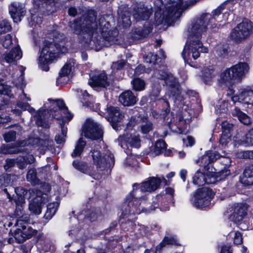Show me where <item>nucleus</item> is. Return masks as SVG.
<instances>
[{"instance_id": "1", "label": "nucleus", "mask_w": 253, "mask_h": 253, "mask_svg": "<svg viewBox=\"0 0 253 253\" xmlns=\"http://www.w3.org/2000/svg\"><path fill=\"white\" fill-rule=\"evenodd\" d=\"M96 16L93 11L84 14L79 20H75L69 23V27L73 32L77 35H81L87 40H91L93 37L96 38L100 33L102 37L109 42L115 40L116 32L114 35L110 36V31H108L109 24L104 17H101L99 19V26L96 21Z\"/></svg>"}, {"instance_id": "2", "label": "nucleus", "mask_w": 253, "mask_h": 253, "mask_svg": "<svg viewBox=\"0 0 253 253\" xmlns=\"http://www.w3.org/2000/svg\"><path fill=\"white\" fill-rule=\"evenodd\" d=\"M160 180L158 178L152 177L148 181L141 184L137 188L138 185H133V189L132 192L127 196L126 201L122 205V210L123 215L139 214L141 212H149L151 210L144 209L140 207V200L143 197L141 196L142 192H152L156 190L160 184Z\"/></svg>"}, {"instance_id": "3", "label": "nucleus", "mask_w": 253, "mask_h": 253, "mask_svg": "<svg viewBox=\"0 0 253 253\" xmlns=\"http://www.w3.org/2000/svg\"><path fill=\"white\" fill-rule=\"evenodd\" d=\"M169 1L165 0L164 5L162 0L155 1L157 10L155 13V23L156 25H169L175 19L179 18L182 12L188 7H184V3L177 0Z\"/></svg>"}, {"instance_id": "4", "label": "nucleus", "mask_w": 253, "mask_h": 253, "mask_svg": "<svg viewBox=\"0 0 253 253\" xmlns=\"http://www.w3.org/2000/svg\"><path fill=\"white\" fill-rule=\"evenodd\" d=\"M102 156L99 150H94L92 152L93 161L96 166L97 172L92 171L91 166L76 161H73L74 167L80 171L92 176L94 179H99L101 175L104 174V170L110 168L114 164V158L112 154L107 150Z\"/></svg>"}, {"instance_id": "5", "label": "nucleus", "mask_w": 253, "mask_h": 253, "mask_svg": "<svg viewBox=\"0 0 253 253\" xmlns=\"http://www.w3.org/2000/svg\"><path fill=\"white\" fill-rule=\"evenodd\" d=\"M44 107L47 109V111L52 117L58 120H62V123H59L61 128V133L56 135L55 140L58 144L64 143L66 141L67 128L64 127L63 125L65 123V118L69 121L72 119L73 115L68 111L67 107L62 100H54L48 99L44 104Z\"/></svg>"}, {"instance_id": "6", "label": "nucleus", "mask_w": 253, "mask_h": 253, "mask_svg": "<svg viewBox=\"0 0 253 253\" xmlns=\"http://www.w3.org/2000/svg\"><path fill=\"white\" fill-rule=\"evenodd\" d=\"M188 41L185 46L182 53L185 62L190 64L192 59H197L200 52L207 53L208 49L206 47L203 46L201 40L203 36L205 35L206 32L204 28L200 29L194 32L192 30V24L188 29Z\"/></svg>"}, {"instance_id": "7", "label": "nucleus", "mask_w": 253, "mask_h": 253, "mask_svg": "<svg viewBox=\"0 0 253 253\" xmlns=\"http://www.w3.org/2000/svg\"><path fill=\"white\" fill-rule=\"evenodd\" d=\"M154 75L156 78L164 80L170 86L168 92L169 98L176 104L179 105L183 100V97L181 95L176 79L172 75L169 74L164 67L156 71Z\"/></svg>"}, {"instance_id": "8", "label": "nucleus", "mask_w": 253, "mask_h": 253, "mask_svg": "<svg viewBox=\"0 0 253 253\" xmlns=\"http://www.w3.org/2000/svg\"><path fill=\"white\" fill-rule=\"evenodd\" d=\"M17 214L20 217L16 220L15 224L16 229L13 231L12 235L16 242L21 243L35 235L37 230L33 229L28 224L29 220L28 216H23L18 212H17Z\"/></svg>"}, {"instance_id": "9", "label": "nucleus", "mask_w": 253, "mask_h": 253, "mask_svg": "<svg viewBox=\"0 0 253 253\" xmlns=\"http://www.w3.org/2000/svg\"><path fill=\"white\" fill-rule=\"evenodd\" d=\"M225 2L219 5L216 9L212 12V14L206 13L202 15L199 18L193 20L192 24V30L195 32L200 29L204 28V31L206 32L207 26L211 25L212 29L216 27L217 24L215 23L216 18L221 14L224 9Z\"/></svg>"}, {"instance_id": "10", "label": "nucleus", "mask_w": 253, "mask_h": 253, "mask_svg": "<svg viewBox=\"0 0 253 253\" xmlns=\"http://www.w3.org/2000/svg\"><path fill=\"white\" fill-rule=\"evenodd\" d=\"M18 109H15L12 110L14 114L16 115H20L22 111L27 110L30 113H34V117L36 121L37 125L43 127H48V125L45 122V109L43 107V109H41L38 112H35V109L30 107L27 103H23L18 102L17 103Z\"/></svg>"}, {"instance_id": "11", "label": "nucleus", "mask_w": 253, "mask_h": 253, "mask_svg": "<svg viewBox=\"0 0 253 253\" xmlns=\"http://www.w3.org/2000/svg\"><path fill=\"white\" fill-rule=\"evenodd\" d=\"M214 194L207 187L199 189L192 200V205L197 209H203L209 206Z\"/></svg>"}, {"instance_id": "12", "label": "nucleus", "mask_w": 253, "mask_h": 253, "mask_svg": "<svg viewBox=\"0 0 253 253\" xmlns=\"http://www.w3.org/2000/svg\"><path fill=\"white\" fill-rule=\"evenodd\" d=\"M30 193L31 201L29 209L33 213L39 214L41 213L42 204L48 200L47 195L36 189H32Z\"/></svg>"}, {"instance_id": "13", "label": "nucleus", "mask_w": 253, "mask_h": 253, "mask_svg": "<svg viewBox=\"0 0 253 253\" xmlns=\"http://www.w3.org/2000/svg\"><path fill=\"white\" fill-rule=\"evenodd\" d=\"M55 53L56 50L53 44L47 42L44 43L39 58V66L43 70H48L49 68L47 64L54 59L55 57Z\"/></svg>"}, {"instance_id": "14", "label": "nucleus", "mask_w": 253, "mask_h": 253, "mask_svg": "<svg viewBox=\"0 0 253 253\" xmlns=\"http://www.w3.org/2000/svg\"><path fill=\"white\" fill-rule=\"evenodd\" d=\"M253 27V23L249 20L246 19L235 28L231 33V36L235 41H240L249 36L252 32Z\"/></svg>"}, {"instance_id": "15", "label": "nucleus", "mask_w": 253, "mask_h": 253, "mask_svg": "<svg viewBox=\"0 0 253 253\" xmlns=\"http://www.w3.org/2000/svg\"><path fill=\"white\" fill-rule=\"evenodd\" d=\"M84 133L86 137L92 139H99L103 136L101 126L91 119L87 120L84 128Z\"/></svg>"}, {"instance_id": "16", "label": "nucleus", "mask_w": 253, "mask_h": 253, "mask_svg": "<svg viewBox=\"0 0 253 253\" xmlns=\"http://www.w3.org/2000/svg\"><path fill=\"white\" fill-rule=\"evenodd\" d=\"M152 12L151 6L137 3L133 6L132 15L136 21L146 20L149 18Z\"/></svg>"}, {"instance_id": "17", "label": "nucleus", "mask_w": 253, "mask_h": 253, "mask_svg": "<svg viewBox=\"0 0 253 253\" xmlns=\"http://www.w3.org/2000/svg\"><path fill=\"white\" fill-rule=\"evenodd\" d=\"M53 141L49 138H46L44 140L39 138H30L25 142H22L20 145L22 146L25 145H31L34 147H37L43 152L49 147L52 146Z\"/></svg>"}, {"instance_id": "18", "label": "nucleus", "mask_w": 253, "mask_h": 253, "mask_svg": "<svg viewBox=\"0 0 253 253\" xmlns=\"http://www.w3.org/2000/svg\"><path fill=\"white\" fill-rule=\"evenodd\" d=\"M9 12L13 21L17 23L20 22L21 20V17L25 15L26 10L22 3L13 2L9 6Z\"/></svg>"}, {"instance_id": "19", "label": "nucleus", "mask_w": 253, "mask_h": 253, "mask_svg": "<svg viewBox=\"0 0 253 253\" xmlns=\"http://www.w3.org/2000/svg\"><path fill=\"white\" fill-rule=\"evenodd\" d=\"M215 182V179L211 172L204 173L198 170L193 177V183L199 186L205 184H211Z\"/></svg>"}, {"instance_id": "20", "label": "nucleus", "mask_w": 253, "mask_h": 253, "mask_svg": "<svg viewBox=\"0 0 253 253\" xmlns=\"http://www.w3.org/2000/svg\"><path fill=\"white\" fill-rule=\"evenodd\" d=\"M247 206L245 204H237L231 208V213L229 214V218L234 221L238 222L241 221L243 217L246 214Z\"/></svg>"}, {"instance_id": "21", "label": "nucleus", "mask_w": 253, "mask_h": 253, "mask_svg": "<svg viewBox=\"0 0 253 253\" xmlns=\"http://www.w3.org/2000/svg\"><path fill=\"white\" fill-rule=\"evenodd\" d=\"M58 0H33L35 6L40 9V11L45 14L52 13L55 8L56 2Z\"/></svg>"}, {"instance_id": "22", "label": "nucleus", "mask_w": 253, "mask_h": 253, "mask_svg": "<svg viewBox=\"0 0 253 253\" xmlns=\"http://www.w3.org/2000/svg\"><path fill=\"white\" fill-rule=\"evenodd\" d=\"M231 100L234 103L240 102L245 104L253 105V90H243L239 94L232 96Z\"/></svg>"}, {"instance_id": "23", "label": "nucleus", "mask_w": 253, "mask_h": 253, "mask_svg": "<svg viewBox=\"0 0 253 253\" xmlns=\"http://www.w3.org/2000/svg\"><path fill=\"white\" fill-rule=\"evenodd\" d=\"M107 76L104 72L91 73L90 75L89 84L91 86L106 87L108 85Z\"/></svg>"}, {"instance_id": "24", "label": "nucleus", "mask_w": 253, "mask_h": 253, "mask_svg": "<svg viewBox=\"0 0 253 253\" xmlns=\"http://www.w3.org/2000/svg\"><path fill=\"white\" fill-rule=\"evenodd\" d=\"M22 56V51L19 46L5 52L3 55L4 61L9 64H15Z\"/></svg>"}, {"instance_id": "25", "label": "nucleus", "mask_w": 253, "mask_h": 253, "mask_svg": "<svg viewBox=\"0 0 253 253\" xmlns=\"http://www.w3.org/2000/svg\"><path fill=\"white\" fill-rule=\"evenodd\" d=\"M15 192L16 194L14 198V201L16 204V211L17 212H20V214H22V211L25 204L24 196L27 193V192L21 187L16 188Z\"/></svg>"}, {"instance_id": "26", "label": "nucleus", "mask_w": 253, "mask_h": 253, "mask_svg": "<svg viewBox=\"0 0 253 253\" xmlns=\"http://www.w3.org/2000/svg\"><path fill=\"white\" fill-rule=\"evenodd\" d=\"M109 115L108 120L112 123L113 127L116 128L117 123L124 117L118 107L110 106L107 108Z\"/></svg>"}, {"instance_id": "27", "label": "nucleus", "mask_w": 253, "mask_h": 253, "mask_svg": "<svg viewBox=\"0 0 253 253\" xmlns=\"http://www.w3.org/2000/svg\"><path fill=\"white\" fill-rule=\"evenodd\" d=\"M219 157L218 154L212 151H208L204 156L200 158L197 163L200 162V165L203 166L205 169L209 170L208 166L214 161L216 160Z\"/></svg>"}, {"instance_id": "28", "label": "nucleus", "mask_w": 253, "mask_h": 253, "mask_svg": "<svg viewBox=\"0 0 253 253\" xmlns=\"http://www.w3.org/2000/svg\"><path fill=\"white\" fill-rule=\"evenodd\" d=\"M234 76L237 80H240L248 72L249 67L245 62H240L231 67Z\"/></svg>"}, {"instance_id": "29", "label": "nucleus", "mask_w": 253, "mask_h": 253, "mask_svg": "<svg viewBox=\"0 0 253 253\" xmlns=\"http://www.w3.org/2000/svg\"><path fill=\"white\" fill-rule=\"evenodd\" d=\"M119 101L124 106H131L137 101L136 97L130 90L123 92L119 96Z\"/></svg>"}, {"instance_id": "30", "label": "nucleus", "mask_w": 253, "mask_h": 253, "mask_svg": "<svg viewBox=\"0 0 253 253\" xmlns=\"http://www.w3.org/2000/svg\"><path fill=\"white\" fill-rule=\"evenodd\" d=\"M234 80H236L234 72L231 68H229L221 74L219 82L225 85H228L231 84Z\"/></svg>"}, {"instance_id": "31", "label": "nucleus", "mask_w": 253, "mask_h": 253, "mask_svg": "<svg viewBox=\"0 0 253 253\" xmlns=\"http://www.w3.org/2000/svg\"><path fill=\"white\" fill-rule=\"evenodd\" d=\"M241 180L242 183L246 185L253 184V165L245 169Z\"/></svg>"}, {"instance_id": "32", "label": "nucleus", "mask_w": 253, "mask_h": 253, "mask_svg": "<svg viewBox=\"0 0 253 253\" xmlns=\"http://www.w3.org/2000/svg\"><path fill=\"white\" fill-rule=\"evenodd\" d=\"M123 140L130 144L131 146L138 148L140 145V139L137 135L127 134L126 136H120L118 141L122 142Z\"/></svg>"}, {"instance_id": "33", "label": "nucleus", "mask_w": 253, "mask_h": 253, "mask_svg": "<svg viewBox=\"0 0 253 253\" xmlns=\"http://www.w3.org/2000/svg\"><path fill=\"white\" fill-rule=\"evenodd\" d=\"M234 116H237L240 122L244 125H248L251 123L250 117L245 113L242 112L238 108H235L233 112Z\"/></svg>"}, {"instance_id": "34", "label": "nucleus", "mask_w": 253, "mask_h": 253, "mask_svg": "<svg viewBox=\"0 0 253 253\" xmlns=\"http://www.w3.org/2000/svg\"><path fill=\"white\" fill-rule=\"evenodd\" d=\"M58 206V203L57 202L48 204L47 206V211L44 216V218L47 219H51L55 214Z\"/></svg>"}, {"instance_id": "35", "label": "nucleus", "mask_w": 253, "mask_h": 253, "mask_svg": "<svg viewBox=\"0 0 253 253\" xmlns=\"http://www.w3.org/2000/svg\"><path fill=\"white\" fill-rule=\"evenodd\" d=\"M85 145L86 142L83 140V138H80L77 141L75 148L72 153V157L80 156Z\"/></svg>"}, {"instance_id": "36", "label": "nucleus", "mask_w": 253, "mask_h": 253, "mask_svg": "<svg viewBox=\"0 0 253 253\" xmlns=\"http://www.w3.org/2000/svg\"><path fill=\"white\" fill-rule=\"evenodd\" d=\"M16 179V176L14 175L6 174L0 176V188L2 186L12 185L13 181Z\"/></svg>"}, {"instance_id": "37", "label": "nucleus", "mask_w": 253, "mask_h": 253, "mask_svg": "<svg viewBox=\"0 0 253 253\" xmlns=\"http://www.w3.org/2000/svg\"><path fill=\"white\" fill-rule=\"evenodd\" d=\"M73 60H70L64 65L61 69L60 73V77H66L70 74L72 72L73 67L74 66Z\"/></svg>"}, {"instance_id": "38", "label": "nucleus", "mask_w": 253, "mask_h": 253, "mask_svg": "<svg viewBox=\"0 0 253 253\" xmlns=\"http://www.w3.org/2000/svg\"><path fill=\"white\" fill-rule=\"evenodd\" d=\"M215 54L221 58L226 57L229 53V49L226 45L218 44L215 47Z\"/></svg>"}, {"instance_id": "39", "label": "nucleus", "mask_w": 253, "mask_h": 253, "mask_svg": "<svg viewBox=\"0 0 253 253\" xmlns=\"http://www.w3.org/2000/svg\"><path fill=\"white\" fill-rule=\"evenodd\" d=\"M27 180L30 181L33 184L38 183L39 180L37 178L36 169H30L27 174Z\"/></svg>"}, {"instance_id": "40", "label": "nucleus", "mask_w": 253, "mask_h": 253, "mask_svg": "<svg viewBox=\"0 0 253 253\" xmlns=\"http://www.w3.org/2000/svg\"><path fill=\"white\" fill-rule=\"evenodd\" d=\"M166 148V144L165 142L163 140H158L155 143L154 153L156 155H158Z\"/></svg>"}, {"instance_id": "41", "label": "nucleus", "mask_w": 253, "mask_h": 253, "mask_svg": "<svg viewBox=\"0 0 253 253\" xmlns=\"http://www.w3.org/2000/svg\"><path fill=\"white\" fill-rule=\"evenodd\" d=\"M132 84L133 88L135 90L140 91L144 88L145 83L143 80L140 79L139 78L134 79L132 81Z\"/></svg>"}, {"instance_id": "42", "label": "nucleus", "mask_w": 253, "mask_h": 253, "mask_svg": "<svg viewBox=\"0 0 253 253\" xmlns=\"http://www.w3.org/2000/svg\"><path fill=\"white\" fill-rule=\"evenodd\" d=\"M118 22L119 24L122 25V26L125 28L129 27L131 25V21L129 16L126 14L122 15L121 17H119Z\"/></svg>"}, {"instance_id": "43", "label": "nucleus", "mask_w": 253, "mask_h": 253, "mask_svg": "<svg viewBox=\"0 0 253 253\" xmlns=\"http://www.w3.org/2000/svg\"><path fill=\"white\" fill-rule=\"evenodd\" d=\"M53 45H54L56 52L65 53L67 51L68 48L64 41H62L58 43L56 42Z\"/></svg>"}, {"instance_id": "44", "label": "nucleus", "mask_w": 253, "mask_h": 253, "mask_svg": "<svg viewBox=\"0 0 253 253\" xmlns=\"http://www.w3.org/2000/svg\"><path fill=\"white\" fill-rule=\"evenodd\" d=\"M236 155L240 159H253V151H239Z\"/></svg>"}, {"instance_id": "45", "label": "nucleus", "mask_w": 253, "mask_h": 253, "mask_svg": "<svg viewBox=\"0 0 253 253\" xmlns=\"http://www.w3.org/2000/svg\"><path fill=\"white\" fill-rule=\"evenodd\" d=\"M146 33L141 28H137L132 30L131 37L134 40H137L145 36Z\"/></svg>"}, {"instance_id": "46", "label": "nucleus", "mask_w": 253, "mask_h": 253, "mask_svg": "<svg viewBox=\"0 0 253 253\" xmlns=\"http://www.w3.org/2000/svg\"><path fill=\"white\" fill-rule=\"evenodd\" d=\"M243 144L246 145H253V129H251L243 140Z\"/></svg>"}, {"instance_id": "47", "label": "nucleus", "mask_w": 253, "mask_h": 253, "mask_svg": "<svg viewBox=\"0 0 253 253\" xmlns=\"http://www.w3.org/2000/svg\"><path fill=\"white\" fill-rule=\"evenodd\" d=\"M24 161H25L24 163H18V166L20 169H24L26 168L27 164L28 163L31 164L33 163L35 161V158L32 155H28L26 156V158H23Z\"/></svg>"}, {"instance_id": "48", "label": "nucleus", "mask_w": 253, "mask_h": 253, "mask_svg": "<svg viewBox=\"0 0 253 253\" xmlns=\"http://www.w3.org/2000/svg\"><path fill=\"white\" fill-rule=\"evenodd\" d=\"M11 28L9 23L6 20L0 22V33H5L9 31Z\"/></svg>"}, {"instance_id": "49", "label": "nucleus", "mask_w": 253, "mask_h": 253, "mask_svg": "<svg viewBox=\"0 0 253 253\" xmlns=\"http://www.w3.org/2000/svg\"><path fill=\"white\" fill-rule=\"evenodd\" d=\"M176 241L173 237H165L162 243L157 247V248L160 249L163 248L165 245L175 244Z\"/></svg>"}, {"instance_id": "50", "label": "nucleus", "mask_w": 253, "mask_h": 253, "mask_svg": "<svg viewBox=\"0 0 253 253\" xmlns=\"http://www.w3.org/2000/svg\"><path fill=\"white\" fill-rule=\"evenodd\" d=\"M231 140V134L229 132L226 133L222 132V135L219 139L220 143L222 145H226Z\"/></svg>"}, {"instance_id": "51", "label": "nucleus", "mask_w": 253, "mask_h": 253, "mask_svg": "<svg viewBox=\"0 0 253 253\" xmlns=\"http://www.w3.org/2000/svg\"><path fill=\"white\" fill-rule=\"evenodd\" d=\"M0 94L7 95L11 97L12 94L11 93V90L8 85H4L0 83Z\"/></svg>"}, {"instance_id": "52", "label": "nucleus", "mask_w": 253, "mask_h": 253, "mask_svg": "<svg viewBox=\"0 0 253 253\" xmlns=\"http://www.w3.org/2000/svg\"><path fill=\"white\" fill-rule=\"evenodd\" d=\"M3 137L6 142L14 141L16 139V132L13 130L9 131L4 134Z\"/></svg>"}, {"instance_id": "53", "label": "nucleus", "mask_w": 253, "mask_h": 253, "mask_svg": "<svg viewBox=\"0 0 253 253\" xmlns=\"http://www.w3.org/2000/svg\"><path fill=\"white\" fill-rule=\"evenodd\" d=\"M213 71L212 70H205L203 73V78L206 83L210 81L214 76Z\"/></svg>"}, {"instance_id": "54", "label": "nucleus", "mask_w": 253, "mask_h": 253, "mask_svg": "<svg viewBox=\"0 0 253 253\" xmlns=\"http://www.w3.org/2000/svg\"><path fill=\"white\" fill-rule=\"evenodd\" d=\"M183 144L186 146H192L195 143V140L193 137L190 136H186L182 138Z\"/></svg>"}, {"instance_id": "55", "label": "nucleus", "mask_w": 253, "mask_h": 253, "mask_svg": "<svg viewBox=\"0 0 253 253\" xmlns=\"http://www.w3.org/2000/svg\"><path fill=\"white\" fill-rule=\"evenodd\" d=\"M2 43L3 47L8 48L12 43L11 36L9 34L5 35L4 39L2 40Z\"/></svg>"}, {"instance_id": "56", "label": "nucleus", "mask_w": 253, "mask_h": 253, "mask_svg": "<svg viewBox=\"0 0 253 253\" xmlns=\"http://www.w3.org/2000/svg\"><path fill=\"white\" fill-rule=\"evenodd\" d=\"M152 129V124L150 122H147L141 126V131L143 133H147Z\"/></svg>"}, {"instance_id": "57", "label": "nucleus", "mask_w": 253, "mask_h": 253, "mask_svg": "<svg viewBox=\"0 0 253 253\" xmlns=\"http://www.w3.org/2000/svg\"><path fill=\"white\" fill-rule=\"evenodd\" d=\"M221 127L222 129V132L226 133V132H230V129L232 127V125L229 123L227 121H224L222 123Z\"/></svg>"}, {"instance_id": "58", "label": "nucleus", "mask_w": 253, "mask_h": 253, "mask_svg": "<svg viewBox=\"0 0 253 253\" xmlns=\"http://www.w3.org/2000/svg\"><path fill=\"white\" fill-rule=\"evenodd\" d=\"M157 55H154L150 52L145 57V60L147 63H154L157 60Z\"/></svg>"}, {"instance_id": "59", "label": "nucleus", "mask_w": 253, "mask_h": 253, "mask_svg": "<svg viewBox=\"0 0 253 253\" xmlns=\"http://www.w3.org/2000/svg\"><path fill=\"white\" fill-rule=\"evenodd\" d=\"M25 70V68L23 66L19 67V70L21 72V76L19 77L18 81H14L13 83L16 84V86L20 85V84H23V75L24 74V71Z\"/></svg>"}, {"instance_id": "60", "label": "nucleus", "mask_w": 253, "mask_h": 253, "mask_svg": "<svg viewBox=\"0 0 253 253\" xmlns=\"http://www.w3.org/2000/svg\"><path fill=\"white\" fill-rule=\"evenodd\" d=\"M242 240L241 233L239 232H236L234 238V243L237 245L241 244L242 243Z\"/></svg>"}, {"instance_id": "61", "label": "nucleus", "mask_w": 253, "mask_h": 253, "mask_svg": "<svg viewBox=\"0 0 253 253\" xmlns=\"http://www.w3.org/2000/svg\"><path fill=\"white\" fill-rule=\"evenodd\" d=\"M125 65V62L124 61H119L115 63H113L112 65V68L114 69H116L117 70H120L122 69Z\"/></svg>"}, {"instance_id": "62", "label": "nucleus", "mask_w": 253, "mask_h": 253, "mask_svg": "<svg viewBox=\"0 0 253 253\" xmlns=\"http://www.w3.org/2000/svg\"><path fill=\"white\" fill-rule=\"evenodd\" d=\"M218 173L219 176L221 177L220 179H223L226 176L230 175V171L227 169H225L220 171Z\"/></svg>"}, {"instance_id": "63", "label": "nucleus", "mask_w": 253, "mask_h": 253, "mask_svg": "<svg viewBox=\"0 0 253 253\" xmlns=\"http://www.w3.org/2000/svg\"><path fill=\"white\" fill-rule=\"evenodd\" d=\"M227 105L228 103L225 101H223L222 102V105H220L219 113H224L227 110Z\"/></svg>"}, {"instance_id": "64", "label": "nucleus", "mask_w": 253, "mask_h": 253, "mask_svg": "<svg viewBox=\"0 0 253 253\" xmlns=\"http://www.w3.org/2000/svg\"><path fill=\"white\" fill-rule=\"evenodd\" d=\"M31 19L33 22L37 24L41 23L42 21V19L41 17H39L33 14H32Z\"/></svg>"}]
</instances>
